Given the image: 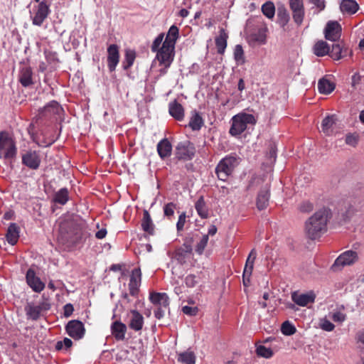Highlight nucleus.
Listing matches in <instances>:
<instances>
[{
	"label": "nucleus",
	"instance_id": "20",
	"mask_svg": "<svg viewBox=\"0 0 364 364\" xmlns=\"http://www.w3.org/2000/svg\"><path fill=\"white\" fill-rule=\"evenodd\" d=\"M18 81L25 87L34 84L33 71L30 66L24 65L21 68L18 73Z\"/></svg>",
	"mask_w": 364,
	"mask_h": 364
},
{
	"label": "nucleus",
	"instance_id": "8",
	"mask_svg": "<svg viewBox=\"0 0 364 364\" xmlns=\"http://www.w3.org/2000/svg\"><path fill=\"white\" fill-rule=\"evenodd\" d=\"M358 259V254L353 250H348L340 255L331 266L334 272L341 270L343 267L351 265Z\"/></svg>",
	"mask_w": 364,
	"mask_h": 364
},
{
	"label": "nucleus",
	"instance_id": "25",
	"mask_svg": "<svg viewBox=\"0 0 364 364\" xmlns=\"http://www.w3.org/2000/svg\"><path fill=\"white\" fill-rule=\"evenodd\" d=\"M151 302L158 306H164L168 308L170 304L169 297L166 293L152 292L149 295Z\"/></svg>",
	"mask_w": 364,
	"mask_h": 364
},
{
	"label": "nucleus",
	"instance_id": "26",
	"mask_svg": "<svg viewBox=\"0 0 364 364\" xmlns=\"http://www.w3.org/2000/svg\"><path fill=\"white\" fill-rule=\"evenodd\" d=\"M156 149L160 158L165 159L171 155L172 145L167 138H164L158 143Z\"/></svg>",
	"mask_w": 364,
	"mask_h": 364
},
{
	"label": "nucleus",
	"instance_id": "49",
	"mask_svg": "<svg viewBox=\"0 0 364 364\" xmlns=\"http://www.w3.org/2000/svg\"><path fill=\"white\" fill-rule=\"evenodd\" d=\"M209 237L208 235H203L200 240L198 242L196 247V252L199 254L202 255L205 247L207 246L208 242Z\"/></svg>",
	"mask_w": 364,
	"mask_h": 364
},
{
	"label": "nucleus",
	"instance_id": "33",
	"mask_svg": "<svg viewBox=\"0 0 364 364\" xmlns=\"http://www.w3.org/2000/svg\"><path fill=\"white\" fill-rule=\"evenodd\" d=\"M178 36L179 30L176 26L173 25L170 27L163 43L175 48V45L177 39L178 38Z\"/></svg>",
	"mask_w": 364,
	"mask_h": 364
},
{
	"label": "nucleus",
	"instance_id": "40",
	"mask_svg": "<svg viewBox=\"0 0 364 364\" xmlns=\"http://www.w3.org/2000/svg\"><path fill=\"white\" fill-rule=\"evenodd\" d=\"M257 257V252L255 249H252L247 259L246 264L244 268V274L250 277L254 267V262Z\"/></svg>",
	"mask_w": 364,
	"mask_h": 364
},
{
	"label": "nucleus",
	"instance_id": "5",
	"mask_svg": "<svg viewBox=\"0 0 364 364\" xmlns=\"http://www.w3.org/2000/svg\"><path fill=\"white\" fill-rule=\"evenodd\" d=\"M17 154V147L14 139L5 132H0V158L13 159Z\"/></svg>",
	"mask_w": 364,
	"mask_h": 364
},
{
	"label": "nucleus",
	"instance_id": "45",
	"mask_svg": "<svg viewBox=\"0 0 364 364\" xmlns=\"http://www.w3.org/2000/svg\"><path fill=\"white\" fill-rule=\"evenodd\" d=\"M343 50L339 44H333L332 46L331 49L330 48V52L328 55L331 58H332L335 60H338L341 59L343 55Z\"/></svg>",
	"mask_w": 364,
	"mask_h": 364
},
{
	"label": "nucleus",
	"instance_id": "4",
	"mask_svg": "<svg viewBox=\"0 0 364 364\" xmlns=\"http://www.w3.org/2000/svg\"><path fill=\"white\" fill-rule=\"evenodd\" d=\"M231 121L229 133L233 136L240 135L247 129L248 124L254 125L257 122L254 115L247 113H239L233 116Z\"/></svg>",
	"mask_w": 364,
	"mask_h": 364
},
{
	"label": "nucleus",
	"instance_id": "11",
	"mask_svg": "<svg viewBox=\"0 0 364 364\" xmlns=\"http://www.w3.org/2000/svg\"><path fill=\"white\" fill-rule=\"evenodd\" d=\"M128 326L136 332L142 330L144 324V318L141 313L136 309H131L127 314Z\"/></svg>",
	"mask_w": 364,
	"mask_h": 364
},
{
	"label": "nucleus",
	"instance_id": "50",
	"mask_svg": "<svg viewBox=\"0 0 364 364\" xmlns=\"http://www.w3.org/2000/svg\"><path fill=\"white\" fill-rule=\"evenodd\" d=\"M176 207V204L172 202L166 204L164 207V215L170 219L171 217L173 216Z\"/></svg>",
	"mask_w": 364,
	"mask_h": 364
},
{
	"label": "nucleus",
	"instance_id": "13",
	"mask_svg": "<svg viewBox=\"0 0 364 364\" xmlns=\"http://www.w3.org/2000/svg\"><path fill=\"white\" fill-rule=\"evenodd\" d=\"M22 164L32 170H37L41 162L40 152L34 150H28L22 155Z\"/></svg>",
	"mask_w": 364,
	"mask_h": 364
},
{
	"label": "nucleus",
	"instance_id": "1",
	"mask_svg": "<svg viewBox=\"0 0 364 364\" xmlns=\"http://www.w3.org/2000/svg\"><path fill=\"white\" fill-rule=\"evenodd\" d=\"M331 217L329 209L321 208L310 217L305 223V232L311 240L319 238L327 230V223Z\"/></svg>",
	"mask_w": 364,
	"mask_h": 364
},
{
	"label": "nucleus",
	"instance_id": "46",
	"mask_svg": "<svg viewBox=\"0 0 364 364\" xmlns=\"http://www.w3.org/2000/svg\"><path fill=\"white\" fill-rule=\"evenodd\" d=\"M282 333L285 336H291L296 331L295 326L289 321H284L281 328Z\"/></svg>",
	"mask_w": 364,
	"mask_h": 364
},
{
	"label": "nucleus",
	"instance_id": "47",
	"mask_svg": "<svg viewBox=\"0 0 364 364\" xmlns=\"http://www.w3.org/2000/svg\"><path fill=\"white\" fill-rule=\"evenodd\" d=\"M256 353L257 355L265 358H270L273 355L272 350L269 348L265 347L264 346H259L256 349Z\"/></svg>",
	"mask_w": 364,
	"mask_h": 364
},
{
	"label": "nucleus",
	"instance_id": "30",
	"mask_svg": "<svg viewBox=\"0 0 364 364\" xmlns=\"http://www.w3.org/2000/svg\"><path fill=\"white\" fill-rule=\"evenodd\" d=\"M204 124V120L200 113L196 110L191 112V117L188 123L189 127L193 131L200 130Z\"/></svg>",
	"mask_w": 364,
	"mask_h": 364
},
{
	"label": "nucleus",
	"instance_id": "29",
	"mask_svg": "<svg viewBox=\"0 0 364 364\" xmlns=\"http://www.w3.org/2000/svg\"><path fill=\"white\" fill-rule=\"evenodd\" d=\"M219 33V36L215 38V46L218 53L223 55L227 47L228 35L224 28H221Z\"/></svg>",
	"mask_w": 364,
	"mask_h": 364
},
{
	"label": "nucleus",
	"instance_id": "2",
	"mask_svg": "<svg viewBox=\"0 0 364 364\" xmlns=\"http://www.w3.org/2000/svg\"><path fill=\"white\" fill-rule=\"evenodd\" d=\"M83 237V226L74 220L63 221L59 228L58 239L64 244L75 245Z\"/></svg>",
	"mask_w": 364,
	"mask_h": 364
},
{
	"label": "nucleus",
	"instance_id": "16",
	"mask_svg": "<svg viewBox=\"0 0 364 364\" xmlns=\"http://www.w3.org/2000/svg\"><path fill=\"white\" fill-rule=\"evenodd\" d=\"M63 111V109L60 104L57 101L53 100L40 111L39 114L40 117L53 119L55 116L60 115Z\"/></svg>",
	"mask_w": 364,
	"mask_h": 364
},
{
	"label": "nucleus",
	"instance_id": "36",
	"mask_svg": "<svg viewBox=\"0 0 364 364\" xmlns=\"http://www.w3.org/2000/svg\"><path fill=\"white\" fill-rule=\"evenodd\" d=\"M358 8V4L355 0H343L340 5L341 11L348 14H355Z\"/></svg>",
	"mask_w": 364,
	"mask_h": 364
},
{
	"label": "nucleus",
	"instance_id": "22",
	"mask_svg": "<svg viewBox=\"0 0 364 364\" xmlns=\"http://www.w3.org/2000/svg\"><path fill=\"white\" fill-rule=\"evenodd\" d=\"M112 335L116 341H124L127 331V326L120 321H115L110 326Z\"/></svg>",
	"mask_w": 364,
	"mask_h": 364
},
{
	"label": "nucleus",
	"instance_id": "35",
	"mask_svg": "<svg viewBox=\"0 0 364 364\" xmlns=\"http://www.w3.org/2000/svg\"><path fill=\"white\" fill-rule=\"evenodd\" d=\"M141 228L142 230L149 234L154 235V225L151 218V215L148 210H144L143 212V218L141 220Z\"/></svg>",
	"mask_w": 364,
	"mask_h": 364
},
{
	"label": "nucleus",
	"instance_id": "44",
	"mask_svg": "<svg viewBox=\"0 0 364 364\" xmlns=\"http://www.w3.org/2000/svg\"><path fill=\"white\" fill-rule=\"evenodd\" d=\"M136 58V53L132 50H127L125 52L124 60L123 62V68L128 70L134 64Z\"/></svg>",
	"mask_w": 364,
	"mask_h": 364
},
{
	"label": "nucleus",
	"instance_id": "48",
	"mask_svg": "<svg viewBox=\"0 0 364 364\" xmlns=\"http://www.w3.org/2000/svg\"><path fill=\"white\" fill-rule=\"evenodd\" d=\"M184 282L188 288H193L198 284L199 280L196 275L190 274L185 277Z\"/></svg>",
	"mask_w": 364,
	"mask_h": 364
},
{
	"label": "nucleus",
	"instance_id": "24",
	"mask_svg": "<svg viewBox=\"0 0 364 364\" xmlns=\"http://www.w3.org/2000/svg\"><path fill=\"white\" fill-rule=\"evenodd\" d=\"M168 112L177 121H182L184 119L185 111L181 104L176 100L171 102L168 105Z\"/></svg>",
	"mask_w": 364,
	"mask_h": 364
},
{
	"label": "nucleus",
	"instance_id": "21",
	"mask_svg": "<svg viewBox=\"0 0 364 364\" xmlns=\"http://www.w3.org/2000/svg\"><path fill=\"white\" fill-rule=\"evenodd\" d=\"M192 254V247L190 245L183 244L177 248L173 254V258L181 264L186 262Z\"/></svg>",
	"mask_w": 364,
	"mask_h": 364
},
{
	"label": "nucleus",
	"instance_id": "51",
	"mask_svg": "<svg viewBox=\"0 0 364 364\" xmlns=\"http://www.w3.org/2000/svg\"><path fill=\"white\" fill-rule=\"evenodd\" d=\"M234 58L237 62H244V50L241 45H237L235 46Z\"/></svg>",
	"mask_w": 364,
	"mask_h": 364
},
{
	"label": "nucleus",
	"instance_id": "28",
	"mask_svg": "<svg viewBox=\"0 0 364 364\" xmlns=\"http://www.w3.org/2000/svg\"><path fill=\"white\" fill-rule=\"evenodd\" d=\"M20 233V228L16 223H11L8 228L6 237L8 242L14 245L18 240Z\"/></svg>",
	"mask_w": 364,
	"mask_h": 364
},
{
	"label": "nucleus",
	"instance_id": "56",
	"mask_svg": "<svg viewBox=\"0 0 364 364\" xmlns=\"http://www.w3.org/2000/svg\"><path fill=\"white\" fill-rule=\"evenodd\" d=\"M358 141V136L355 134H347L346 137V143L348 145L355 146Z\"/></svg>",
	"mask_w": 364,
	"mask_h": 364
},
{
	"label": "nucleus",
	"instance_id": "37",
	"mask_svg": "<svg viewBox=\"0 0 364 364\" xmlns=\"http://www.w3.org/2000/svg\"><path fill=\"white\" fill-rule=\"evenodd\" d=\"M314 53L318 57H323L326 55H328L330 52V47L328 44L323 41H317L313 48Z\"/></svg>",
	"mask_w": 364,
	"mask_h": 364
},
{
	"label": "nucleus",
	"instance_id": "10",
	"mask_svg": "<svg viewBox=\"0 0 364 364\" xmlns=\"http://www.w3.org/2000/svg\"><path fill=\"white\" fill-rule=\"evenodd\" d=\"M65 331L74 340H80L85 336V328L82 321L71 320L66 324Z\"/></svg>",
	"mask_w": 364,
	"mask_h": 364
},
{
	"label": "nucleus",
	"instance_id": "52",
	"mask_svg": "<svg viewBox=\"0 0 364 364\" xmlns=\"http://www.w3.org/2000/svg\"><path fill=\"white\" fill-rule=\"evenodd\" d=\"M73 346V341L68 338H65L63 341H58L55 345V348L58 350L63 349V346H65V349L70 348Z\"/></svg>",
	"mask_w": 364,
	"mask_h": 364
},
{
	"label": "nucleus",
	"instance_id": "59",
	"mask_svg": "<svg viewBox=\"0 0 364 364\" xmlns=\"http://www.w3.org/2000/svg\"><path fill=\"white\" fill-rule=\"evenodd\" d=\"M74 311V307L71 304H67L63 306V315L65 317H70Z\"/></svg>",
	"mask_w": 364,
	"mask_h": 364
},
{
	"label": "nucleus",
	"instance_id": "62",
	"mask_svg": "<svg viewBox=\"0 0 364 364\" xmlns=\"http://www.w3.org/2000/svg\"><path fill=\"white\" fill-rule=\"evenodd\" d=\"M45 55L47 61L50 63H54L55 60H57V55L55 53L45 51Z\"/></svg>",
	"mask_w": 364,
	"mask_h": 364
},
{
	"label": "nucleus",
	"instance_id": "34",
	"mask_svg": "<svg viewBox=\"0 0 364 364\" xmlns=\"http://www.w3.org/2000/svg\"><path fill=\"white\" fill-rule=\"evenodd\" d=\"M335 87V84L326 77L321 78L318 82V90L321 94L328 95L334 90Z\"/></svg>",
	"mask_w": 364,
	"mask_h": 364
},
{
	"label": "nucleus",
	"instance_id": "42",
	"mask_svg": "<svg viewBox=\"0 0 364 364\" xmlns=\"http://www.w3.org/2000/svg\"><path fill=\"white\" fill-rule=\"evenodd\" d=\"M290 19L289 14L285 8H279L277 12V22L283 28L287 25Z\"/></svg>",
	"mask_w": 364,
	"mask_h": 364
},
{
	"label": "nucleus",
	"instance_id": "6",
	"mask_svg": "<svg viewBox=\"0 0 364 364\" xmlns=\"http://www.w3.org/2000/svg\"><path fill=\"white\" fill-rule=\"evenodd\" d=\"M196 149L194 144L189 140L178 143L175 149V155L177 159L182 161L192 160L196 155Z\"/></svg>",
	"mask_w": 364,
	"mask_h": 364
},
{
	"label": "nucleus",
	"instance_id": "39",
	"mask_svg": "<svg viewBox=\"0 0 364 364\" xmlns=\"http://www.w3.org/2000/svg\"><path fill=\"white\" fill-rule=\"evenodd\" d=\"M24 309L28 318H31L33 321H37L39 319L41 311L38 305H35L33 303H28Z\"/></svg>",
	"mask_w": 364,
	"mask_h": 364
},
{
	"label": "nucleus",
	"instance_id": "57",
	"mask_svg": "<svg viewBox=\"0 0 364 364\" xmlns=\"http://www.w3.org/2000/svg\"><path fill=\"white\" fill-rule=\"evenodd\" d=\"M182 311L183 314L188 316H196L198 311V309L196 306H184L182 307Z\"/></svg>",
	"mask_w": 364,
	"mask_h": 364
},
{
	"label": "nucleus",
	"instance_id": "18",
	"mask_svg": "<svg viewBox=\"0 0 364 364\" xmlns=\"http://www.w3.org/2000/svg\"><path fill=\"white\" fill-rule=\"evenodd\" d=\"M141 281V272L140 268H135L132 272L129 283V290L132 296L138 294L139 288Z\"/></svg>",
	"mask_w": 364,
	"mask_h": 364
},
{
	"label": "nucleus",
	"instance_id": "55",
	"mask_svg": "<svg viewBox=\"0 0 364 364\" xmlns=\"http://www.w3.org/2000/svg\"><path fill=\"white\" fill-rule=\"evenodd\" d=\"M166 311H169V306L168 308H165L163 306L156 307L154 316L157 319H161L165 316Z\"/></svg>",
	"mask_w": 364,
	"mask_h": 364
},
{
	"label": "nucleus",
	"instance_id": "38",
	"mask_svg": "<svg viewBox=\"0 0 364 364\" xmlns=\"http://www.w3.org/2000/svg\"><path fill=\"white\" fill-rule=\"evenodd\" d=\"M195 208L198 215L203 218L206 219L209 216L208 208L203 196H200L199 198L195 203Z\"/></svg>",
	"mask_w": 364,
	"mask_h": 364
},
{
	"label": "nucleus",
	"instance_id": "54",
	"mask_svg": "<svg viewBox=\"0 0 364 364\" xmlns=\"http://www.w3.org/2000/svg\"><path fill=\"white\" fill-rule=\"evenodd\" d=\"M186 214L185 212H183L180 214L178 217V220L176 223V229L178 232H181L186 223Z\"/></svg>",
	"mask_w": 364,
	"mask_h": 364
},
{
	"label": "nucleus",
	"instance_id": "60",
	"mask_svg": "<svg viewBox=\"0 0 364 364\" xmlns=\"http://www.w3.org/2000/svg\"><path fill=\"white\" fill-rule=\"evenodd\" d=\"M331 318L335 322H343L346 320V314L337 311L333 314Z\"/></svg>",
	"mask_w": 364,
	"mask_h": 364
},
{
	"label": "nucleus",
	"instance_id": "23",
	"mask_svg": "<svg viewBox=\"0 0 364 364\" xmlns=\"http://www.w3.org/2000/svg\"><path fill=\"white\" fill-rule=\"evenodd\" d=\"M267 31L268 28L265 24L261 26L255 32L250 35V41L259 45L265 44Z\"/></svg>",
	"mask_w": 364,
	"mask_h": 364
},
{
	"label": "nucleus",
	"instance_id": "53",
	"mask_svg": "<svg viewBox=\"0 0 364 364\" xmlns=\"http://www.w3.org/2000/svg\"><path fill=\"white\" fill-rule=\"evenodd\" d=\"M164 34L160 33L151 45V51L156 53L160 49V46L164 40Z\"/></svg>",
	"mask_w": 364,
	"mask_h": 364
},
{
	"label": "nucleus",
	"instance_id": "19",
	"mask_svg": "<svg viewBox=\"0 0 364 364\" xmlns=\"http://www.w3.org/2000/svg\"><path fill=\"white\" fill-rule=\"evenodd\" d=\"M316 299V294L314 291H309L306 294H298L294 292L291 294L292 301L300 306H306L309 304L314 302Z\"/></svg>",
	"mask_w": 364,
	"mask_h": 364
},
{
	"label": "nucleus",
	"instance_id": "32",
	"mask_svg": "<svg viewBox=\"0 0 364 364\" xmlns=\"http://www.w3.org/2000/svg\"><path fill=\"white\" fill-rule=\"evenodd\" d=\"M69 198L68 189L62 188L53 194L52 201L56 204L64 205L69 200Z\"/></svg>",
	"mask_w": 364,
	"mask_h": 364
},
{
	"label": "nucleus",
	"instance_id": "15",
	"mask_svg": "<svg viewBox=\"0 0 364 364\" xmlns=\"http://www.w3.org/2000/svg\"><path fill=\"white\" fill-rule=\"evenodd\" d=\"M341 26L338 21H330L324 29L325 38L328 41H336L341 37Z\"/></svg>",
	"mask_w": 364,
	"mask_h": 364
},
{
	"label": "nucleus",
	"instance_id": "41",
	"mask_svg": "<svg viewBox=\"0 0 364 364\" xmlns=\"http://www.w3.org/2000/svg\"><path fill=\"white\" fill-rule=\"evenodd\" d=\"M178 361L183 364H195L196 355L191 350L182 352L178 355Z\"/></svg>",
	"mask_w": 364,
	"mask_h": 364
},
{
	"label": "nucleus",
	"instance_id": "9",
	"mask_svg": "<svg viewBox=\"0 0 364 364\" xmlns=\"http://www.w3.org/2000/svg\"><path fill=\"white\" fill-rule=\"evenodd\" d=\"M289 5L294 23L298 26H301L305 16L304 0H289Z\"/></svg>",
	"mask_w": 364,
	"mask_h": 364
},
{
	"label": "nucleus",
	"instance_id": "64",
	"mask_svg": "<svg viewBox=\"0 0 364 364\" xmlns=\"http://www.w3.org/2000/svg\"><path fill=\"white\" fill-rule=\"evenodd\" d=\"M107 231L106 228H102L95 233L96 238L101 240L106 237Z\"/></svg>",
	"mask_w": 364,
	"mask_h": 364
},
{
	"label": "nucleus",
	"instance_id": "58",
	"mask_svg": "<svg viewBox=\"0 0 364 364\" xmlns=\"http://www.w3.org/2000/svg\"><path fill=\"white\" fill-rule=\"evenodd\" d=\"M300 211L308 213L313 210V204L309 201L302 203L299 206Z\"/></svg>",
	"mask_w": 364,
	"mask_h": 364
},
{
	"label": "nucleus",
	"instance_id": "14",
	"mask_svg": "<svg viewBox=\"0 0 364 364\" xmlns=\"http://www.w3.org/2000/svg\"><path fill=\"white\" fill-rule=\"evenodd\" d=\"M26 280L27 284L36 293H40L45 289L46 285L44 282L36 276L35 270L31 268L28 269L26 272Z\"/></svg>",
	"mask_w": 364,
	"mask_h": 364
},
{
	"label": "nucleus",
	"instance_id": "7",
	"mask_svg": "<svg viewBox=\"0 0 364 364\" xmlns=\"http://www.w3.org/2000/svg\"><path fill=\"white\" fill-rule=\"evenodd\" d=\"M50 13V4L46 0L39 2L31 13V18L34 26H41Z\"/></svg>",
	"mask_w": 364,
	"mask_h": 364
},
{
	"label": "nucleus",
	"instance_id": "63",
	"mask_svg": "<svg viewBox=\"0 0 364 364\" xmlns=\"http://www.w3.org/2000/svg\"><path fill=\"white\" fill-rule=\"evenodd\" d=\"M319 10H323L325 8V2L323 0H310Z\"/></svg>",
	"mask_w": 364,
	"mask_h": 364
},
{
	"label": "nucleus",
	"instance_id": "31",
	"mask_svg": "<svg viewBox=\"0 0 364 364\" xmlns=\"http://www.w3.org/2000/svg\"><path fill=\"white\" fill-rule=\"evenodd\" d=\"M269 190L267 188L261 189L257 198V207L259 210L265 209L269 204Z\"/></svg>",
	"mask_w": 364,
	"mask_h": 364
},
{
	"label": "nucleus",
	"instance_id": "12",
	"mask_svg": "<svg viewBox=\"0 0 364 364\" xmlns=\"http://www.w3.org/2000/svg\"><path fill=\"white\" fill-rule=\"evenodd\" d=\"M174 48L166 44H162L160 49L156 51V58L159 61L160 65H164V67H170L174 56Z\"/></svg>",
	"mask_w": 364,
	"mask_h": 364
},
{
	"label": "nucleus",
	"instance_id": "43",
	"mask_svg": "<svg viewBox=\"0 0 364 364\" xmlns=\"http://www.w3.org/2000/svg\"><path fill=\"white\" fill-rule=\"evenodd\" d=\"M262 14L268 18L272 19L275 14V6L273 2L269 1L262 6Z\"/></svg>",
	"mask_w": 364,
	"mask_h": 364
},
{
	"label": "nucleus",
	"instance_id": "3",
	"mask_svg": "<svg viewBox=\"0 0 364 364\" xmlns=\"http://www.w3.org/2000/svg\"><path fill=\"white\" fill-rule=\"evenodd\" d=\"M240 159L235 154L223 158L215 167V173L219 180L225 181L240 164Z\"/></svg>",
	"mask_w": 364,
	"mask_h": 364
},
{
	"label": "nucleus",
	"instance_id": "61",
	"mask_svg": "<svg viewBox=\"0 0 364 364\" xmlns=\"http://www.w3.org/2000/svg\"><path fill=\"white\" fill-rule=\"evenodd\" d=\"M323 330L326 331H331L334 329L335 326L330 321L325 319L321 324Z\"/></svg>",
	"mask_w": 364,
	"mask_h": 364
},
{
	"label": "nucleus",
	"instance_id": "17",
	"mask_svg": "<svg viewBox=\"0 0 364 364\" xmlns=\"http://www.w3.org/2000/svg\"><path fill=\"white\" fill-rule=\"evenodd\" d=\"M107 67L109 72L115 70L119 62V48L117 44H111L107 48Z\"/></svg>",
	"mask_w": 364,
	"mask_h": 364
},
{
	"label": "nucleus",
	"instance_id": "27",
	"mask_svg": "<svg viewBox=\"0 0 364 364\" xmlns=\"http://www.w3.org/2000/svg\"><path fill=\"white\" fill-rule=\"evenodd\" d=\"M336 117L335 115L326 117L321 122V130L326 136H331L334 134Z\"/></svg>",
	"mask_w": 364,
	"mask_h": 364
}]
</instances>
